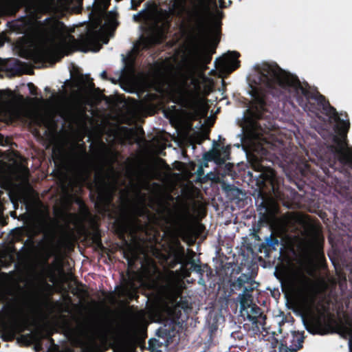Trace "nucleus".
<instances>
[{"instance_id":"1","label":"nucleus","mask_w":352,"mask_h":352,"mask_svg":"<svg viewBox=\"0 0 352 352\" xmlns=\"http://www.w3.org/2000/svg\"><path fill=\"white\" fill-rule=\"evenodd\" d=\"M254 70L256 75L252 80L254 85H251V115L256 126L261 127L260 122L264 120L267 123H263L265 127L270 129L278 102L285 98L295 100L305 111L316 116L324 115L330 123H334L333 144L329 146L333 159L329 164L349 178V185L342 187L340 194L347 202V209L352 216V147L347 140L350 129L347 113H338L317 89L311 90L307 82L302 84L297 76L283 69L276 63L256 65Z\"/></svg>"},{"instance_id":"2","label":"nucleus","mask_w":352,"mask_h":352,"mask_svg":"<svg viewBox=\"0 0 352 352\" xmlns=\"http://www.w3.org/2000/svg\"><path fill=\"white\" fill-rule=\"evenodd\" d=\"M173 9L187 23L189 38L197 50V61L201 65H207L212 60V54L199 52V48L210 32L208 6L204 0H173Z\"/></svg>"},{"instance_id":"3","label":"nucleus","mask_w":352,"mask_h":352,"mask_svg":"<svg viewBox=\"0 0 352 352\" xmlns=\"http://www.w3.org/2000/svg\"><path fill=\"white\" fill-rule=\"evenodd\" d=\"M50 45L41 50L39 56L43 60L60 59L63 52L67 48L68 43L76 47L78 50L87 52L94 45L99 43L94 33L82 35L79 39H76L73 35H63L60 33L58 23L52 22L50 29Z\"/></svg>"},{"instance_id":"4","label":"nucleus","mask_w":352,"mask_h":352,"mask_svg":"<svg viewBox=\"0 0 352 352\" xmlns=\"http://www.w3.org/2000/svg\"><path fill=\"white\" fill-rule=\"evenodd\" d=\"M95 181V192L97 195L91 193V200L95 202V206L99 210L108 212L113 199V190L102 175H97Z\"/></svg>"},{"instance_id":"5","label":"nucleus","mask_w":352,"mask_h":352,"mask_svg":"<svg viewBox=\"0 0 352 352\" xmlns=\"http://www.w3.org/2000/svg\"><path fill=\"white\" fill-rule=\"evenodd\" d=\"M314 327L317 333L320 335L339 333H342V336L344 334L349 336L344 328L352 329V320L347 318L345 322L343 323L341 320L338 321L333 314H329L324 316L323 319L318 318L315 322Z\"/></svg>"},{"instance_id":"6","label":"nucleus","mask_w":352,"mask_h":352,"mask_svg":"<svg viewBox=\"0 0 352 352\" xmlns=\"http://www.w3.org/2000/svg\"><path fill=\"white\" fill-rule=\"evenodd\" d=\"M254 281L250 275L242 274L232 284V290H240L243 289V293L239 296L241 311L248 309L253 303V298L250 294L253 292Z\"/></svg>"},{"instance_id":"7","label":"nucleus","mask_w":352,"mask_h":352,"mask_svg":"<svg viewBox=\"0 0 352 352\" xmlns=\"http://www.w3.org/2000/svg\"><path fill=\"white\" fill-rule=\"evenodd\" d=\"M173 256L175 263L181 264L180 270L184 278L190 277L192 272L203 275L204 270L202 266L195 263L192 258L186 256L184 248L179 241H177V247L173 250Z\"/></svg>"},{"instance_id":"8","label":"nucleus","mask_w":352,"mask_h":352,"mask_svg":"<svg viewBox=\"0 0 352 352\" xmlns=\"http://www.w3.org/2000/svg\"><path fill=\"white\" fill-rule=\"evenodd\" d=\"M161 294L172 304H175L184 311L191 309V305L186 297H180L177 302V298L181 294V291L173 283L168 282L160 287Z\"/></svg>"},{"instance_id":"9","label":"nucleus","mask_w":352,"mask_h":352,"mask_svg":"<svg viewBox=\"0 0 352 352\" xmlns=\"http://www.w3.org/2000/svg\"><path fill=\"white\" fill-rule=\"evenodd\" d=\"M180 104L190 111V116L194 120H197L201 118V102L197 92L188 91L181 96Z\"/></svg>"},{"instance_id":"10","label":"nucleus","mask_w":352,"mask_h":352,"mask_svg":"<svg viewBox=\"0 0 352 352\" xmlns=\"http://www.w3.org/2000/svg\"><path fill=\"white\" fill-rule=\"evenodd\" d=\"M240 56L237 52H230L228 55L217 58L214 61L215 67L221 72L230 73L240 67V61L237 59Z\"/></svg>"},{"instance_id":"11","label":"nucleus","mask_w":352,"mask_h":352,"mask_svg":"<svg viewBox=\"0 0 352 352\" xmlns=\"http://www.w3.org/2000/svg\"><path fill=\"white\" fill-rule=\"evenodd\" d=\"M248 309H246L248 319L252 322V324L258 328L260 326H264L265 324L266 316L263 314L262 309L256 304L252 305Z\"/></svg>"},{"instance_id":"12","label":"nucleus","mask_w":352,"mask_h":352,"mask_svg":"<svg viewBox=\"0 0 352 352\" xmlns=\"http://www.w3.org/2000/svg\"><path fill=\"white\" fill-rule=\"evenodd\" d=\"M2 69L11 73L12 75L21 76L23 72V63L16 58L4 60L1 63Z\"/></svg>"},{"instance_id":"13","label":"nucleus","mask_w":352,"mask_h":352,"mask_svg":"<svg viewBox=\"0 0 352 352\" xmlns=\"http://www.w3.org/2000/svg\"><path fill=\"white\" fill-rule=\"evenodd\" d=\"M305 332L292 331L290 336L285 337L283 340H287L288 342V346L291 348L292 351L297 352L303 346L305 340Z\"/></svg>"},{"instance_id":"14","label":"nucleus","mask_w":352,"mask_h":352,"mask_svg":"<svg viewBox=\"0 0 352 352\" xmlns=\"http://www.w3.org/2000/svg\"><path fill=\"white\" fill-rule=\"evenodd\" d=\"M279 244L280 242L278 237L272 233L270 236L266 237L265 241L260 245L258 251L261 253H265V255L267 256L272 252L276 250V248Z\"/></svg>"},{"instance_id":"15","label":"nucleus","mask_w":352,"mask_h":352,"mask_svg":"<svg viewBox=\"0 0 352 352\" xmlns=\"http://www.w3.org/2000/svg\"><path fill=\"white\" fill-rule=\"evenodd\" d=\"M113 227L116 232L120 235H124L129 229V219L126 214H122L114 221Z\"/></svg>"},{"instance_id":"16","label":"nucleus","mask_w":352,"mask_h":352,"mask_svg":"<svg viewBox=\"0 0 352 352\" xmlns=\"http://www.w3.org/2000/svg\"><path fill=\"white\" fill-rule=\"evenodd\" d=\"M296 287L299 292L305 294L307 293L311 287V279L305 276L304 274H298L296 278Z\"/></svg>"},{"instance_id":"17","label":"nucleus","mask_w":352,"mask_h":352,"mask_svg":"<svg viewBox=\"0 0 352 352\" xmlns=\"http://www.w3.org/2000/svg\"><path fill=\"white\" fill-rule=\"evenodd\" d=\"M88 235L91 239L94 244L100 248L102 247V236L99 226L97 224L93 225L91 230L88 232Z\"/></svg>"},{"instance_id":"18","label":"nucleus","mask_w":352,"mask_h":352,"mask_svg":"<svg viewBox=\"0 0 352 352\" xmlns=\"http://www.w3.org/2000/svg\"><path fill=\"white\" fill-rule=\"evenodd\" d=\"M76 284L77 287L73 289L72 293L80 298H88L89 294L86 288V285L81 282H77Z\"/></svg>"},{"instance_id":"19","label":"nucleus","mask_w":352,"mask_h":352,"mask_svg":"<svg viewBox=\"0 0 352 352\" xmlns=\"http://www.w3.org/2000/svg\"><path fill=\"white\" fill-rule=\"evenodd\" d=\"M296 170L302 177H307L309 173H311V165L305 160H302L297 164Z\"/></svg>"},{"instance_id":"20","label":"nucleus","mask_w":352,"mask_h":352,"mask_svg":"<svg viewBox=\"0 0 352 352\" xmlns=\"http://www.w3.org/2000/svg\"><path fill=\"white\" fill-rule=\"evenodd\" d=\"M126 290L127 296L130 300H133V298L138 297V288L135 287L133 280L130 279L126 281Z\"/></svg>"},{"instance_id":"21","label":"nucleus","mask_w":352,"mask_h":352,"mask_svg":"<svg viewBox=\"0 0 352 352\" xmlns=\"http://www.w3.org/2000/svg\"><path fill=\"white\" fill-rule=\"evenodd\" d=\"M20 118L19 113L14 109H8L6 111V120L7 123L13 124Z\"/></svg>"},{"instance_id":"22","label":"nucleus","mask_w":352,"mask_h":352,"mask_svg":"<svg viewBox=\"0 0 352 352\" xmlns=\"http://www.w3.org/2000/svg\"><path fill=\"white\" fill-rule=\"evenodd\" d=\"M182 309L179 308L177 305L175 304L173 307L168 309V315L170 316L173 321L179 320L182 317Z\"/></svg>"},{"instance_id":"23","label":"nucleus","mask_w":352,"mask_h":352,"mask_svg":"<svg viewBox=\"0 0 352 352\" xmlns=\"http://www.w3.org/2000/svg\"><path fill=\"white\" fill-rule=\"evenodd\" d=\"M158 337L165 340V342L168 344L172 339L173 335L171 331L166 328H160L157 331Z\"/></svg>"},{"instance_id":"24","label":"nucleus","mask_w":352,"mask_h":352,"mask_svg":"<svg viewBox=\"0 0 352 352\" xmlns=\"http://www.w3.org/2000/svg\"><path fill=\"white\" fill-rule=\"evenodd\" d=\"M204 159L208 162H217L220 160V154L217 151H209L204 154Z\"/></svg>"},{"instance_id":"25","label":"nucleus","mask_w":352,"mask_h":352,"mask_svg":"<svg viewBox=\"0 0 352 352\" xmlns=\"http://www.w3.org/2000/svg\"><path fill=\"white\" fill-rule=\"evenodd\" d=\"M134 252L131 248H128L123 251V257L128 261L129 265L134 262Z\"/></svg>"},{"instance_id":"26","label":"nucleus","mask_w":352,"mask_h":352,"mask_svg":"<svg viewBox=\"0 0 352 352\" xmlns=\"http://www.w3.org/2000/svg\"><path fill=\"white\" fill-rule=\"evenodd\" d=\"M151 45V42L150 39L144 38V40L140 43L139 46L135 45L134 48L138 52H139L140 51V47H142V49H148Z\"/></svg>"},{"instance_id":"27","label":"nucleus","mask_w":352,"mask_h":352,"mask_svg":"<svg viewBox=\"0 0 352 352\" xmlns=\"http://www.w3.org/2000/svg\"><path fill=\"white\" fill-rule=\"evenodd\" d=\"M252 166L254 170L261 173L259 176H261L265 172V167L260 162H253Z\"/></svg>"},{"instance_id":"28","label":"nucleus","mask_w":352,"mask_h":352,"mask_svg":"<svg viewBox=\"0 0 352 352\" xmlns=\"http://www.w3.org/2000/svg\"><path fill=\"white\" fill-rule=\"evenodd\" d=\"M278 352H294L292 351L291 348L288 346V342L287 340H282L280 341Z\"/></svg>"},{"instance_id":"29","label":"nucleus","mask_w":352,"mask_h":352,"mask_svg":"<svg viewBox=\"0 0 352 352\" xmlns=\"http://www.w3.org/2000/svg\"><path fill=\"white\" fill-rule=\"evenodd\" d=\"M11 96L10 90H0V102H5Z\"/></svg>"},{"instance_id":"30","label":"nucleus","mask_w":352,"mask_h":352,"mask_svg":"<svg viewBox=\"0 0 352 352\" xmlns=\"http://www.w3.org/2000/svg\"><path fill=\"white\" fill-rule=\"evenodd\" d=\"M28 87L31 95L37 96L38 95V88L32 82H29Z\"/></svg>"},{"instance_id":"31","label":"nucleus","mask_w":352,"mask_h":352,"mask_svg":"<svg viewBox=\"0 0 352 352\" xmlns=\"http://www.w3.org/2000/svg\"><path fill=\"white\" fill-rule=\"evenodd\" d=\"M158 213L164 215L166 213H170V210L168 207L167 204H161V208L158 210Z\"/></svg>"},{"instance_id":"32","label":"nucleus","mask_w":352,"mask_h":352,"mask_svg":"<svg viewBox=\"0 0 352 352\" xmlns=\"http://www.w3.org/2000/svg\"><path fill=\"white\" fill-rule=\"evenodd\" d=\"M206 139H209V133L208 132L200 134L197 137V143L201 144Z\"/></svg>"},{"instance_id":"33","label":"nucleus","mask_w":352,"mask_h":352,"mask_svg":"<svg viewBox=\"0 0 352 352\" xmlns=\"http://www.w3.org/2000/svg\"><path fill=\"white\" fill-rule=\"evenodd\" d=\"M344 329L348 332V335L349 336V352H352V329L351 328H344Z\"/></svg>"},{"instance_id":"34","label":"nucleus","mask_w":352,"mask_h":352,"mask_svg":"<svg viewBox=\"0 0 352 352\" xmlns=\"http://www.w3.org/2000/svg\"><path fill=\"white\" fill-rule=\"evenodd\" d=\"M231 336L234 339L242 340L243 338V334L241 331H236L231 333Z\"/></svg>"},{"instance_id":"35","label":"nucleus","mask_w":352,"mask_h":352,"mask_svg":"<svg viewBox=\"0 0 352 352\" xmlns=\"http://www.w3.org/2000/svg\"><path fill=\"white\" fill-rule=\"evenodd\" d=\"M192 84L195 85L197 90H200V81L198 78H192L191 81Z\"/></svg>"},{"instance_id":"36","label":"nucleus","mask_w":352,"mask_h":352,"mask_svg":"<svg viewBox=\"0 0 352 352\" xmlns=\"http://www.w3.org/2000/svg\"><path fill=\"white\" fill-rule=\"evenodd\" d=\"M38 334H40L39 332H36L35 333H27V334L24 335L23 337L25 338L32 339V338H34L35 337H37L38 336Z\"/></svg>"},{"instance_id":"37","label":"nucleus","mask_w":352,"mask_h":352,"mask_svg":"<svg viewBox=\"0 0 352 352\" xmlns=\"http://www.w3.org/2000/svg\"><path fill=\"white\" fill-rule=\"evenodd\" d=\"M221 21H216L215 23H214V28H215V30L220 33L221 32Z\"/></svg>"},{"instance_id":"38","label":"nucleus","mask_w":352,"mask_h":352,"mask_svg":"<svg viewBox=\"0 0 352 352\" xmlns=\"http://www.w3.org/2000/svg\"><path fill=\"white\" fill-rule=\"evenodd\" d=\"M220 6L221 8H225L230 6L232 4V1L230 0L228 1V5H226V3L223 0H219Z\"/></svg>"},{"instance_id":"39","label":"nucleus","mask_w":352,"mask_h":352,"mask_svg":"<svg viewBox=\"0 0 352 352\" xmlns=\"http://www.w3.org/2000/svg\"><path fill=\"white\" fill-rule=\"evenodd\" d=\"M143 1H144V0H138V3H137V4L135 6V5L133 4L134 1L133 0V1H132V9H133V10H136V9H137V6H140V4Z\"/></svg>"},{"instance_id":"40","label":"nucleus","mask_w":352,"mask_h":352,"mask_svg":"<svg viewBox=\"0 0 352 352\" xmlns=\"http://www.w3.org/2000/svg\"><path fill=\"white\" fill-rule=\"evenodd\" d=\"M261 220L263 221H265V222L267 223L270 221V217H269V216L267 214H263V216H262Z\"/></svg>"},{"instance_id":"41","label":"nucleus","mask_w":352,"mask_h":352,"mask_svg":"<svg viewBox=\"0 0 352 352\" xmlns=\"http://www.w3.org/2000/svg\"><path fill=\"white\" fill-rule=\"evenodd\" d=\"M45 288L47 289V290H51L52 288V286L51 285H50L49 283H45Z\"/></svg>"},{"instance_id":"42","label":"nucleus","mask_w":352,"mask_h":352,"mask_svg":"<svg viewBox=\"0 0 352 352\" xmlns=\"http://www.w3.org/2000/svg\"><path fill=\"white\" fill-rule=\"evenodd\" d=\"M101 77L103 78V79H105L107 80V74L105 71H103L102 73H101Z\"/></svg>"},{"instance_id":"43","label":"nucleus","mask_w":352,"mask_h":352,"mask_svg":"<svg viewBox=\"0 0 352 352\" xmlns=\"http://www.w3.org/2000/svg\"><path fill=\"white\" fill-rule=\"evenodd\" d=\"M89 86L91 89H94L95 87V85L92 80L89 82Z\"/></svg>"},{"instance_id":"44","label":"nucleus","mask_w":352,"mask_h":352,"mask_svg":"<svg viewBox=\"0 0 352 352\" xmlns=\"http://www.w3.org/2000/svg\"><path fill=\"white\" fill-rule=\"evenodd\" d=\"M204 173V170L202 168V167H199L198 170H197V173L199 175H201L202 173Z\"/></svg>"},{"instance_id":"45","label":"nucleus","mask_w":352,"mask_h":352,"mask_svg":"<svg viewBox=\"0 0 352 352\" xmlns=\"http://www.w3.org/2000/svg\"><path fill=\"white\" fill-rule=\"evenodd\" d=\"M210 80V78H208V77L205 76L204 74H203V81L204 82H207V81H209Z\"/></svg>"},{"instance_id":"46","label":"nucleus","mask_w":352,"mask_h":352,"mask_svg":"<svg viewBox=\"0 0 352 352\" xmlns=\"http://www.w3.org/2000/svg\"><path fill=\"white\" fill-rule=\"evenodd\" d=\"M45 91L46 92H50V91H51V89H50V87H46L45 88Z\"/></svg>"},{"instance_id":"47","label":"nucleus","mask_w":352,"mask_h":352,"mask_svg":"<svg viewBox=\"0 0 352 352\" xmlns=\"http://www.w3.org/2000/svg\"><path fill=\"white\" fill-rule=\"evenodd\" d=\"M51 21V19L50 18H47L45 20V23H48V22H50Z\"/></svg>"},{"instance_id":"48","label":"nucleus","mask_w":352,"mask_h":352,"mask_svg":"<svg viewBox=\"0 0 352 352\" xmlns=\"http://www.w3.org/2000/svg\"><path fill=\"white\" fill-rule=\"evenodd\" d=\"M160 161L161 162H162V163H165V161H164V160H162V159H160Z\"/></svg>"},{"instance_id":"49","label":"nucleus","mask_w":352,"mask_h":352,"mask_svg":"<svg viewBox=\"0 0 352 352\" xmlns=\"http://www.w3.org/2000/svg\"><path fill=\"white\" fill-rule=\"evenodd\" d=\"M311 298H313V300L315 299V295H312Z\"/></svg>"},{"instance_id":"50","label":"nucleus","mask_w":352,"mask_h":352,"mask_svg":"<svg viewBox=\"0 0 352 352\" xmlns=\"http://www.w3.org/2000/svg\"><path fill=\"white\" fill-rule=\"evenodd\" d=\"M58 23H59V24H60V25H64V24H63V23H62V22H58Z\"/></svg>"},{"instance_id":"51","label":"nucleus","mask_w":352,"mask_h":352,"mask_svg":"<svg viewBox=\"0 0 352 352\" xmlns=\"http://www.w3.org/2000/svg\"><path fill=\"white\" fill-rule=\"evenodd\" d=\"M99 50V47L98 49H96V50H94L95 52H97Z\"/></svg>"}]
</instances>
